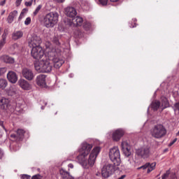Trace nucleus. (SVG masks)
<instances>
[{"label": "nucleus", "instance_id": "nucleus-7", "mask_svg": "<svg viewBox=\"0 0 179 179\" xmlns=\"http://www.w3.org/2000/svg\"><path fill=\"white\" fill-rule=\"evenodd\" d=\"M78 163H80L84 169H87L89 166H93L94 163L96 162V158L95 157H78Z\"/></svg>", "mask_w": 179, "mask_h": 179}, {"label": "nucleus", "instance_id": "nucleus-3", "mask_svg": "<svg viewBox=\"0 0 179 179\" xmlns=\"http://www.w3.org/2000/svg\"><path fill=\"white\" fill-rule=\"evenodd\" d=\"M59 15L57 12H50L46 14L43 17V24L45 27L50 29L54 27L58 23Z\"/></svg>", "mask_w": 179, "mask_h": 179}, {"label": "nucleus", "instance_id": "nucleus-29", "mask_svg": "<svg viewBox=\"0 0 179 179\" xmlns=\"http://www.w3.org/2000/svg\"><path fill=\"white\" fill-rule=\"evenodd\" d=\"M151 108L154 111H157L160 108V102L159 101H154L151 104Z\"/></svg>", "mask_w": 179, "mask_h": 179}, {"label": "nucleus", "instance_id": "nucleus-36", "mask_svg": "<svg viewBox=\"0 0 179 179\" xmlns=\"http://www.w3.org/2000/svg\"><path fill=\"white\" fill-rule=\"evenodd\" d=\"M91 24L90 22H85L83 24V27L85 30H89L90 29Z\"/></svg>", "mask_w": 179, "mask_h": 179}, {"label": "nucleus", "instance_id": "nucleus-46", "mask_svg": "<svg viewBox=\"0 0 179 179\" xmlns=\"http://www.w3.org/2000/svg\"><path fill=\"white\" fill-rule=\"evenodd\" d=\"M6 3V0H3L0 2V6H3Z\"/></svg>", "mask_w": 179, "mask_h": 179}, {"label": "nucleus", "instance_id": "nucleus-52", "mask_svg": "<svg viewBox=\"0 0 179 179\" xmlns=\"http://www.w3.org/2000/svg\"><path fill=\"white\" fill-rule=\"evenodd\" d=\"M0 125L5 129V127H3V122H0Z\"/></svg>", "mask_w": 179, "mask_h": 179}, {"label": "nucleus", "instance_id": "nucleus-32", "mask_svg": "<svg viewBox=\"0 0 179 179\" xmlns=\"http://www.w3.org/2000/svg\"><path fill=\"white\" fill-rule=\"evenodd\" d=\"M162 107L163 108H167L169 106H170V103H169V100H167V98L163 97L162 98Z\"/></svg>", "mask_w": 179, "mask_h": 179}, {"label": "nucleus", "instance_id": "nucleus-39", "mask_svg": "<svg viewBox=\"0 0 179 179\" xmlns=\"http://www.w3.org/2000/svg\"><path fill=\"white\" fill-rule=\"evenodd\" d=\"M6 72V68L3 67V68H0V76H2V75H3V73H5Z\"/></svg>", "mask_w": 179, "mask_h": 179}, {"label": "nucleus", "instance_id": "nucleus-41", "mask_svg": "<svg viewBox=\"0 0 179 179\" xmlns=\"http://www.w3.org/2000/svg\"><path fill=\"white\" fill-rule=\"evenodd\" d=\"M24 12H26V9L22 10V11L21 12L20 15L18 18V20H21V19H22L23 15H24Z\"/></svg>", "mask_w": 179, "mask_h": 179}, {"label": "nucleus", "instance_id": "nucleus-40", "mask_svg": "<svg viewBox=\"0 0 179 179\" xmlns=\"http://www.w3.org/2000/svg\"><path fill=\"white\" fill-rule=\"evenodd\" d=\"M30 177L31 176L29 175L24 174V175H21L20 178L21 179H30Z\"/></svg>", "mask_w": 179, "mask_h": 179}, {"label": "nucleus", "instance_id": "nucleus-17", "mask_svg": "<svg viewBox=\"0 0 179 179\" xmlns=\"http://www.w3.org/2000/svg\"><path fill=\"white\" fill-rule=\"evenodd\" d=\"M18 85L24 90H30L31 89L30 84L24 79H20L18 81Z\"/></svg>", "mask_w": 179, "mask_h": 179}, {"label": "nucleus", "instance_id": "nucleus-53", "mask_svg": "<svg viewBox=\"0 0 179 179\" xmlns=\"http://www.w3.org/2000/svg\"><path fill=\"white\" fill-rule=\"evenodd\" d=\"M3 131H2V130H0V138L3 136Z\"/></svg>", "mask_w": 179, "mask_h": 179}, {"label": "nucleus", "instance_id": "nucleus-28", "mask_svg": "<svg viewBox=\"0 0 179 179\" xmlns=\"http://www.w3.org/2000/svg\"><path fill=\"white\" fill-rule=\"evenodd\" d=\"M6 36H8L6 32H4L2 35V39L0 41V51L2 50L5 44H6Z\"/></svg>", "mask_w": 179, "mask_h": 179}, {"label": "nucleus", "instance_id": "nucleus-35", "mask_svg": "<svg viewBox=\"0 0 179 179\" xmlns=\"http://www.w3.org/2000/svg\"><path fill=\"white\" fill-rule=\"evenodd\" d=\"M169 176H170V170L166 171V173L162 176V178L167 179L169 178Z\"/></svg>", "mask_w": 179, "mask_h": 179}, {"label": "nucleus", "instance_id": "nucleus-45", "mask_svg": "<svg viewBox=\"0 0 179 179\" xmlns=\"http://www.w3.org/2000/svg\"><path fill=\"white\" fill-rule=\"evenodd\" d=\"M177 142V138H174L170 143L169 146H173Z\"/></svg>", "mask_w": 179, "mask_h": 179}, {"label": "nucleus", "instance_id": "nucleus-25", "mask_svg": "<svg viewBox=\"0 0 179 179\" xmlns=\"http://www.w3.org/2000/svg\"><path fill=\"white\" fill-rule=\"evenodd\" d=\"M72 23L74 26H82L83 24V18L80 16H77L72 20Z\"/></svg>", "mask_w": 179, "mask_h": 179}, {"label": "nucleus", "instance_id": "nucleus-47", "mask_svg": "<svg viewBox=\"0 0 179 179\" xmlns=\"http://www.w3.org/2000/svg\"><path fill=\"white\" fill-rule=\"evenodd\" d=\"M23 0H17L16 1V5H17V6H19V5H20V3H22V1Z\"/></svg>", "mask_w": 179, "mask_h": 179}, {"label": "nucleus", "instance_id": "nucleus-2", "mask_svg": "<svg viewBox=\"0 0 179 179\" xmlns=\"http://www.w3.org/2000/svg\"><path fill=\"white\" fill-rule=\"evenodd\" d=\"M34 65L35 71L38 73H48L52 71V64H50V61L47 59L36 61Z\"/></svg>", "mask_w": 179, "mask_h": 179}, {"label": "nucleus", "instance_id": "nucleus-12", "mask_svg": "<svg viewBox=\"0 0 179 179\" xmlns=\"http://www.w3.org/2000/svg\"><path fill=\"white\" fill-rule=\"evenodd\" d=\"M22 76L27 80H33L34 79V73L30 69L24 68L22 69Z\"/></svg>", "mask_w": 179, "mask_h": 179}, {"label": "nucleus", "instance_id": "nucleus-54", "mask_svg": "<svg viewBox=\"0 0 179 179\" xmlns=\"http://www.w3.org/2000/svg\"><path fill=\"white\" fill-rule=\"evenodd\" d=\"M16 106H17V107H20V103L17 102V103H16Z\"/></svg>", "mask_w": 179, "mask_h": 179}, {"label": "nucleus", "instance_id": "nucleus-42", "mask_svg": "<svg viewBox=\"0 0 179 179\" xmlns=\"http://www.w3.org/2000/svg\"><path fill=\"white\" fill-rule=\"evenodd\" d=\"M31 5H33V0L25 2V6H31Z\"/></svg>", "mask_w": 179, "mask_h": 179}, {"label": "nucleus", "instance_id": "nucleus-21", "mask_svg": "<svg viewBox=\"0 0 179 179\" xmlns=\"http://www.w3.org/2000/svg\"><path fill=\"white\" fill-rule=\"evenodd\" d=\"M59 173L62 179H75L69 172L65 171L64 169L59 170Z\"/></svg>", "mask_w": 179, "mask_h": 179}, {"label": "nucleus", "instance_id": "nucleus-51", "mask_svg": "<svg viewBox=\"0 0 179 179\" xmlns=\"http://www.w3.org/2000/svg\"><path fill=\"white\" fill-rule=\"evenodd\" d=\"M69 167L70 169H73V164H69Z\"/></svg>", "mask_w": 179, "mask_h": 179}, {"label": "nucleus", "instance_id": "nucleus-13", "mask_svg": "<svg viewBox=\"0 0 179 179\" xmlns=\"http://www.w3.org/2000/svg\"><path fill=\"white\" fill-rule=\"evenodd\" d=\"M64 13L68 17L73 18L78 15L76 8L72 6H69L64 9Z\"/></svg>", "mask_w": 179, "mask_h": 179}, {"label": "nucleus", "instance_id": "nucleus-55", "mask_svg": "<svg viewBox=\"0 0 179 179\" xmlns=\"http://www.w3.org/2000/svg\"><path fill=\"white\" fill-rule=\"evenodd\" d=\"M110 2H118V0H110Z\"/></svg>", "mask_w": 179, "mask_h": 179}, {"label": "nucleus", "instance_id": "nucleus-27", "mask_svg": "<svg viewBox=\"0 0 179 179\" xmlns=\"http://www.w3.org/2000/svg\"><path fill=\"white\" fill-rule=\"evenodd\" d=\"M22 37H23V32L22 31H15L12 34L13 40H19V38H22Z\"/></svg>", "mask_w": 179, "mask_h": 179}, {"label": "nucleus", "instance_id": "nucleus-57", "mask_svg": "<svg viewBox=\"0 0 179 179\" xmlns=\"http://www.w3.org/2000/svg\"><path fill=\"white\" fill-rule=\"evenodd\" d=\"M24 101L23 100L21 101V103H20V106H22V104H23Z\"/></svg>", "mask_w": 179, "mask_h": 179}, {"label": "nucleus", "instance_id": "nucleus-22", "mask_svg": "<svg viewBox=\"0 0 179 179\" xmlns=\"http://www.w3.org/2000/svg\"><path fill=\"white\" fill-rule=\"evenodd\" d=\"M149 148H146L145 149L140 148L136 151L137 156L143 157L144 156H148L149 155Z\"/></svg>", "mask_w": 179, "mask_h": 179}, {"label": "nucleus", "instance_id": "nucleus-34", "mask_svg": "<svg viewBox=\"0 0 179 179\" xmlns=\"http://www.w3.org/2000/svg\"><path fill=\"white\" fill-rule=\"evenodd\" d=\"M41 8H43V5H41V4L38 5L36 7V10L34 11L33 15L37 16V15H38V12H40V10H41Z\"/></svg>", "mask_w": 179, "mask_h": 179}, {"label": "nucleus", "instance_id": "nucleus-5", "mask_svg": "<svg viewBox=\"0 0 179 179\" xmlns=\"http://www.w3.org/2000/svg\"><path fill=\"white\" fill-rule=\"evenodd\" d=\"M93 148V144L88 143L87 142H83L80 145V148L78 149L79 156L82 157H87Z\"/></svg>", "mask_w": 179, "mask_h": 179}, {"label": "nucleus", "instance_id": "nucleus-44", "mask_svg": "<svg viewBox=\"0 0 179 179\" xmlns=\"http://www.w3.org/2000/svg\"><path fill=\"white\" fill-rule=\"evenodd\" d=\"M31 179H41V176L39 174L35 175L32 176Z\"/></svg>", "mask_w": 179, "mask_h": 179}, {"label": "nucleus", "instance_id": "nucleus-19", "mask_svg": "<svg viewBox=\"0 0 179 179\" xmlns=\"http://www.w3.org/2000/svg\"><path fill=\"white\" fill-rule=\"evenodd\" d=\"M124 136V131L122 130H116L113 134V141H115L116 142H118L121 138Z\"/></svg>", "mask_w": 179, "mask_h": 179}, {"label": "nucleus", "instance_id": "nucleus-16", "mask_svg": "<svg viewBox=\"0 0 179 179\" xmlns=\"http://www.w3.org/2000/svg\"><path fill=\"white\" fill-rule=\"evenodd\" d=\"M10 106V102L8 99L2 98L0 99V108L1 110H7Z\"/></svg>", "mask_w": 179, "mask_h": 179}, {"label": "nucleus", "instance_id": "nucleus-24", "mask_svg": "<svg viewBox=\"0 0 179 179\" xmlns=\"http://www.w3.org/2000/svg\"><path fill=\"white\" fill-rule=\"evenodd\" d=\"M1 61H3L6 64H15V59L10 57L8 55H3L0 57Z\"/></svg>", "mask_w": 179, "mask_h": 179}, {"label": "nucleus", "instance_id": "nucleus-4", "mask_svg": "<svg viewBox=\"0 0 179 179\" xmlns=\"http://www.w3.org/2000/svg\"><path fill=\"white\" fill-rule=\"evenodd\" d=\"M167 134V129L162 124H155L151 129V135L155 139H162Z\"/></svg>", "mask_w": 179, "mask_h": 179}, {"label": "nucleus", "instance_id": "nucleus-58", "mask_svg": "<svg viewBox=\"0 0 179 179\" xmlns=\"http://www.w3.org/2000/svg\"><path fill=\"white\" fill-rule=\"evenodd\" d=\"M0 33H2V28H0Z\"/></svg>", "mask_w": 179, "mask_h": 179}, {"label": "nucleus", "instance_id": "nucleus-18", "mask_svg": "<svg viewBox=\"0 0 179 179\" xmlns=\"http://www.w3.org/2000/svg\"><path fill=\"white\" fill-rule=\"evenodd\" d=\"M7 78L10 83H16L17 82V76L13 71H9L7 74Z\"/></svg>", "mask_w": 179, "mask_h": 179}, {"label": "nucleus", "instance_id": "nucleus-33", "mask_svg": "<svg viewBox=\"0 0 179 179\" xmlns=\"http://www.w3.org/2000/svg\"><path fill=\"white\" fill-rule=\"evenodd\" d=\"M8 94V96H15V94H17V90L15 88H10Z\"/></svg>", "mask_w": 179, "mask_h": 179}, {"label": "nucleus", "instance_id": "nucleus-50", "mask_svg": "<svg viewBox=\"0 0 179 179\" xmlns=\"http://www.w3.org/2000/svg\"><path fill=\"white\" fill-rule=\"evenodd\" d=\"M125 177H127L125 175H122L121 177H120L117 179H124V178H125Z\"/></svg>", "mask_w": 179, "mask_h": 179}, {"label": "nucleus", "instance_id": "nucleus-30", "mask_svg": "<svg viewBox=\"0 0 179 179\" xmlns=\"http://www.w3.org/2000/svg\"><path fill=\"white\" fill-rule=\"evenodd\" d=\"M109 160L113 163L114 166H120V163H121V158L120 157H110Z\"/></svg>", "mask_w": 179, "mask_h": 179}, {"label": "nucleus", "instance_id": "nucleus-10", "mask_svg": "<svg viewBox=\"0 0 179 179\" xmlns=\"http://www.w3.org/2000/svg\"><path fill=\"white\" fill-rule=\"evenodd\" d=\"M25 132L26 131H24V129H18L17 130V134H10V136L12 138V139H14L17 142H20V141H23Z\"/></svg>", "mask_w": 179, "mask_h": 179}, {"label": "nucleus", "instance_id": "nucleus-20", "mask_svg": "<svg viewBox=\"0 0 179 179\" xmlns=\"http://www.w3.org/2000/svg\"><path fill=\"white\" fill-rule=\"evenodd\" d=\"M100 152H101V147L95 146L90 152L89 157H97L100 154Z\"/></svg>", "mask_w": 179, "mask_h": 179}, {"label": "nucleus", "instance_id": "nucleus-1", "mask_svg": "<svg viewBox=\"0 0 179 179\" xmlns=\"http://www.w3.org/2000/svg\"><path fill=\"white\" fill-rule=\"evenodd\" d=\"M52 43L56 45L55 48H52V45L50 42L46 43L45 45L48 59L53 62L54 67L56 69H59L62 64L65 63V60L61 55V43L57 37L53 38Z\"/></svg>", "mask_w": 179, "mask_h": 179}, {"label": "nucleus", "instance_id": "nucleus-59", "mask_svg": "<svg viewBox=\"0 0 179 179\" xmlns=\"http://www.w3.org/2000/svg\"><path fill=\"white\" fill-rule=\"evenodd\" d=\"M0 36H1V32H0Z\"/></svg>", "mask_w": 179, "mask_h": 179}, {"label": "nucleus", "instance_id": "nucleus-26", "mask_svg": "<svg viewBox=\"0 0 179 179\" xmlns=\"http://www.w3.org/2000/svg\"><path fill=\"white\" fill-rule=\"evenodd\" d=\"M16 16H17V10H13L11 13H10L8 18H7V21L8 23H12V22H13V19H15L16 17Z\"/></svg>", "mask_w": 179, "mask_h": 179}, {"label": "nucleus", "instance_id": "nucleus-49", "mask_svg": "<svg viewBox=\"0 0 179 179\" xmlns=\"http://www.w3.org/2000/svg\"><path fill=\"white\" fill-rule=\"evenodd\" d=\"M56 1V2H58L59 3H62V2H65V0H54Z\"/></svg>", "mask_w": 179, "mask_h": 179}, {"label": "nucleus", "instance_id": "nucleus-6", "mask_svg": "<svg viewBox=\"0 0 179 179\" xmlns=\"http://www.w3.org/2000/svg\"><path fill=\"white\" fill-rule=\"evenodd\" d=\"M114 173V168L113 167V164H105L101 169V176L103 178H108L110 176H113Z\"/></svg>", "mask_w": 179, "mask_h": 179}, {"label": "nucleus", "instance_id": "nucleus-9", "mask_svg": "<svg viewBox=\"0 0 179 179\" xmlns=\"http://www.w3.org/2000/svg\"><path fill=\"white\" fill-rule=\"evenodd\" d=\"M41 43V38L37 35H33L31 38L29 39V47L30 48H34L41 47L40 43Z\"/></svg>", "mask_w": 179, "mask_h": 179}, {"label": "nucleus", "instance_id": "nucleus-38", "mask_svg": "<svg viewBox=\"0 0 179 179\" xmlns=\"http://www.w3.org/2000/svg\"><path fill=\"white\" fill-rule=\"evenodd\" d=\"M99 1L101 5H102L103 6H106V5H107V3H108V0H99Z\"/></svg>", "mask_w": 179, "mask_h": 179}, {"label": "nucleus", "instance_id": "nucleus-15", "mask_svg": "<svg viewBox=\"0 0 179 179\" xmlns=\"http://www.w3.org/2000/svg\"><path fill=\"white\" fill-rule=\"evenodd\" d=\"M155 167H156V162H153L152 164L146 163L145 165L137 168V170H141V169H143V170H145V169H148L147 173H149L155 170Z\"/></svg>", "mask_w": 179, "mask_h": 179}, {"label": "nucleus", "instance_id": "nucleus-37", "mask_svg": "<svg viewBox=\"0 0 179 179\" xmlns=\"http://www.w3.org/2000/svg\"><path fill=\"white\" fill-rule=\"evenodd\" d=\"M30 23H31V18H30V17H27V19L24 21V24L26 26H29V24H30Z\"/></svg>", "mask_w": 179, "mask_h": 179}, {"label": "nucleus", "instance_id": "nucleus-11", "mask_svg": "<svg viewBox=\"0 0 179 179\" xmlns=\"http://www.w3.org/2000/svg\"><path fill=\"white\" fill-rule=\"evenodd\" d=\"M47 76L44 74H39L36 78V85L41 87H45L47 85L46 83Z\"/></svg>", "mask_w": 179, "mask_h": 179}, {"label": "nucleus", "instance_id": "nucleus-31", "mask_svg": "<svg viewBox=\"0 0 179 179\" xmlns=\"http://www.w3.org/2000/svg\"><path fill=\"white\" fill-rule=\"evenodd\" d=\"M8 86V81L3 78H0V89L3 90Z\"/></svg>", "mask_w": 179, "mask_h": 179}, {"label": "nucleus", "instance_id": "nucleus-14", "mask_svg": "<svg viewBox=\"0 0 179 179\" xmlns=\"http://www.w3.org/2000/svg\"><path fill=\"white\" fill-rule=\"evenodd\" d=\"M122 150L124 155L127 156V157L131 156V145H129L128 141L122 142Z\"/></svg>", "mask_w": 179, "mask_h": 179}, {"label": "nucleus", "instance_id": "nucleus-56", "mask_svg": "<svg viewBox=\"0 0 179 179\" xmlns=\"http://www.w3.org/2000/svg\"><path fill=\"white\" fill-rule=\"evenodd\" d=\"M5 14V10L2 11L1 15Z\"/></svg>", "mask_w": 179, "mask_h": 179}, {"label": "nucleus", "instance_id": "nucleus-23", "mask_svg": "<svg viewBox=\"0 0 179 179\" xmlns=\"http://www.w3.org/2000/svg\"><path fill=\"white\" fill-rule=\"evenodd\" d=\"M120 150L117 148H113L110 150L109 157H120Z\"/></svg>", "mask_w": 179, "mask_h": 179}, {"label": "nucleus", "instance_id": "nucleus-43", "mask_svg": "<svg viewBox=\"0 0 179 179\" xmlns=\"http://www.w3.org/2000/svg\"><path fill=\"white\" fill-rule=\"evenodd\" d=\"M136 19L133 20V22L131 23H134V24H131L130 27H131V28L136 27Z\"/></svg>", "mask_w": 179, "mask_h": 179}, {"label": "nucleus", "instance_id": "nucleus-8", "mask_svg": "<svg viewBox=\"0 0 179 179\" xmlns=\"http://www.w3.org/2000/svg\"><path fill=\"white\" fill-rule=\"evenodd\" d=\"M31 55L34 59H41L44 57V50L41 46L32 48Z\"/></svg>", "mask_w": 179, "mask_h": 179}, {"label": "nucleus", "instance_id": "nucleus-48", "mask_svg": "<svg viewBox=\"0 0 179 179\" xmlns=\"http://www.w3.org/2000/svg\"><path fill=\"white\" fill-rule=\"evenodd\" d=\"M4 156L3 151L0 148V157H3Z\"/></svg>", "mask_w": 179, "mask_h": 179}]
</instances>
